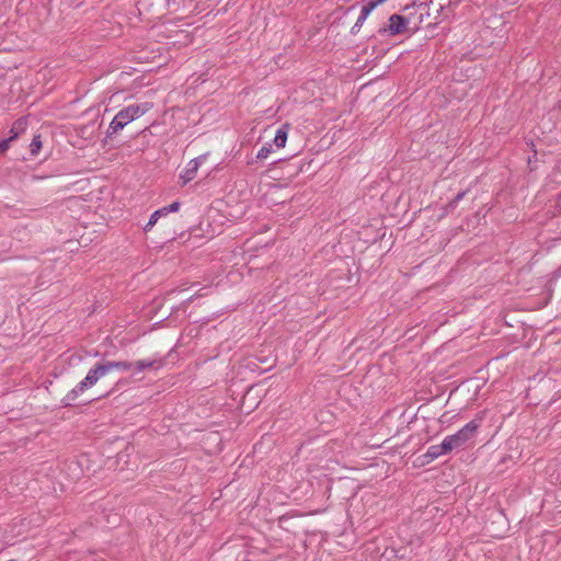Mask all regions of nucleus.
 I'll return each mask as SVG.
<instances>
[{
  "mask_svg": "<svg viewBox=\"0 0 561 561\" xmlns=\"http://www.w3.org/2000/svg\"><path fill=\"white\" fill-rule=\"evenodd\" d=\"M408 25V19L400 14H392L388 20V24L379 27L377 34L380 36H397L404 33Z\"/></svg>",
  "mask_w": 561,
  "mask_h": 561,
  "instance_id": "7ed1b4c3",
  "label": "nucleus"
},
{
  "mask_svg": "<svg viewBox=\"0 0 561 561\" xmlns=\"http://www.w3.org/2000/svg\"><path fill=\"white\" fill-rule=\"evenodd\" d=\"M463 197V193H459L456 197V201H460Z\"/></svg>",
  "mask_w": 561,
  "mask_h": 561,
  "instance_id": "a211bd4d",
  "label": "nucleus"
},
{
  "mask_svg": "<svg viewBox=\"0 0 561 561\" xmlns=\"http://www.w3.org/2000/svg\"><path fill=\"white\" fill-rule=\"evenodd\" d=\"M288 130H289V126L287 124L282 125L276 130V134H275L273 142H274V145L277 148H284L285 147L286 141H287V137H288Z\"/></svg>",
  "mask_w": 561,
  "mask_h": 561,
  "instance_id": "f8f14e48",
  "label": "nucleus"
},
{
  "mask_svg": "<svg viewBox=\"0 0 561 561\" xmlns=\"http://www.w3.org/2000/svg\"><path fill=\"white\" fill-rule=\"evenodd\" d=\"M388 0H365V5L374 11L377 7L383 4L385 2H387Z\"/></svg>",
  "mask_w": 561,
  "mask_h": 561,
  "instance_id": "dca6fc26",
  "label": "nucleus"
},
{
  "mask_svg": "<svg viewBox=\"0 0 561 561\" xmlns=\"http://www.w3.org/2000/svg\"><path fill=\"white\" fill-rule=\"evenodd\" d=\"M559 199L561 201V193L559 194Z\"/></svg>",
  "mask_w": 561,
  "mask_h": 561,
  "instance_id": "6ab92c4d",
  "label": "nucleus"
},
{
  "mask_svg": "<svg viewBox=\"0 0 561 561\" xmlns=\"http://www.w3.org/2000/svg\"><path fill=\"white\" fill-rule=\"evenodd\" d=\"M27 127V118L26 117H21L19 119H16L11 129H10V136L8 137L11 141H13L14 139H16L21 134H23L25 131Z\"/></svg>",
  "mask_w": 561,
  "mask_h": 561,
  "instance_id": "9d476101",
  "label": "nucleus"
},
{
  "mask_svg": "<svg viewBox=\"0 0 561 561\" xmlns=\"http://www.w3.org/2000/svg\"><path fill=\"white\" fill-rule=\"evenodd\" d=\"M11 140L9 138L0 141V154L9 149Z\"/></svg>",
  "mask_w": 561,
  "mask_h": 561,
  "instance_id": "f3484780",
  "label": "nucleus"
},
{
  "mask_svg": "<svg viewBox=\"0 0 561 561\" xmlns=\"http://www.w3.org/2000/svg\"><path fill=\"white\" fill-rule=\"evenodd\" d=\"M371 12V10H369L365 4H363L359 16L357 18L355 24L352 26V34H356L357 32H359L360 27L363 26V24L365 23V21L367 20Z\"/></svg>",
  "mask_w": 561,
  "mask_h": 561,
  "instance_id": "ddd939ff",
  "label": "nucleus"
},
{
  "mask_svg": "<svg viewBox=\"0 0 561 561\" xmlns=\"http://www.w3.org/2000/svg\"><path fill=\"white\" fill-rule=\"evenodd\" d=\"M179 208H180V203L179 202H173L169 206H165V207H162L160 209L154 210L151 214L147 225L144 227V230L145 231H149L157 224L159 218H163V216H165V215H168L170 213H175V211L179 210Z\"/></svg>",
  "mask_w": 561,
  "mask_h": 561,
  "instance_id": "423d86ee",
  "label": "nucleus"
},
{
  "mask_svg": "<svg viewBox=\"0 0 561 561\" xmlns=\"http://www.w3.org/2000/svg\"><path fill=\"white\" fill-rule=\"evenodd\" d=\"M273 151V146L271 144H265L263 145L257 153H256V159L257 160H265L268 158L270 153Z\"/></svg>",
  "mask_w": 561,
  "mask_h": 561,
  "instance_id": "4468645a",
  "label": "nucleus"
},
{
  "mask_svg": "<svg viewBox=\"0 0 561 561\" xmlns=\"http://www.w3.org/2000/svg\"><path fill=\"white\" fill-rule=\"evenodd\" d=\"M479 427L480 423L473 420L463 425L457 433L446 436L444 439L449 450L466 447L476 437Z\"/></svg>",
  "mask_w": 561,
  "mask_h": 561,
  "instance_id": "f03ea898",
  "label": "nucleus"
},
{
  "mask_svg": "<svg viewBox=\"0 0 561 561\" xmlns=\"http://www.w3.org/2000/svg\"><path fill=\"white\" fill-rule=\"evenodd\" d=\"M133 364H134L133 368H135V374H139L149 368H153V369L161 368L163 366V359L162 358L139 359Z\"/></svg>",
  "mask_w": 561,
  "mask_h": 561,
  "instance_id": "1a4fd4ad",
  "label": "nucleus"
},
{
  "mask_svg": "<svg viewBox=\"0 0 561 561\" xmlns=\"http://www.w3.org/2000/svg\"><path fill=\"white\" fill-rule=\"evenodd\" d=\"M448 453H450L448 445L446 444L445 439H443L440 444L430 446L424 454V457L426 458L427 462H430Z\"/></svg>",
  "mask_w": 561,
  "mask_h": 561,
  "instance_id": "6e6552de",
  "label": "nucleus"
},
{
  "mask_svg": "<svg viewBox=\"0 0 561 561\" xmlns=\"http://www.w3.org/2000/svg\"><path fill=\"white\" fill-rule=\"evenodd\" d=\"M30 147H31V152L33 154H36L38 152V150L42 147V140H41V136L39 135L34 136Z\"/></svg>",
  "mask_w": 561,
  "mask_h": 561,
  "instance_id": "2eb2a0df",
  "label": "nucleus"
},
{
  "mask_svg": "<svg viewBox=\"0 0 561 561\" xmlns=\"http://www.w3.org/2000/svg\"><path fill=\"white\" fill-rule=\"evenodd\" d=\"M108 374L113 370L128 371L133 368L134 364L127 360H104Z\"/></svg>",
  "mask_w": 561,
  "mask_h": 561,
  "instance_id": "9b49d317",
  "label": "nucleus"
},
{
  "mask_svg": "<svg viewBox=\"0 0 561 561\" xmlns=\"http://www.w3.org/2000/svg\"><path fill=\"white\" fill-rule=\"evenodd\" d=\"M108 374L104 360L96 363L87 376L61 399L62 407H72L75 401L88 389L92 388L101 378Z\"/></svg>",
  "mask_w": 561,
  "mask_h": 561,
  "instance_id": "f257e3e1",
  "label": "nucleus"
},
{
  "mask_svg": "<svg viewBox=\"0 0 561 561\" xmlns=\"http://www.w3.org/2000/svg\"><path fill=\"white\" fill-rule=\"evenodd\" d=\"M152 108V103L144 102L139 104H129L123 108L128 119L134 122L135 119L141 117L146 113H148Z\"/></svg>",
  "mask_w": 561,
  "mask_h": 561,
  "instance_id": "0eeeda50",
  "label": "nucleus"
},
{
  "mask_svg": "<svg viewBox=\"0 0 561 561\" xmlns=\"http://www.w3.org/2000/svg\"><path fill=\"white\" fill-rule=\"evenodd\" d=\"M206 160V154H201L194 159H191L185 165L184 170L180 174V180L182 181V185H186L191 182L197 173L198 168Z\"/></svg>",
  "mask_w": 561,
  "mask_h": 561,
  "instance_id": "20e7f679",
  "label": "nucleus"
},
{
  "mask_svg": "<svg viewBox=\"0 0 561 561\" xmlns=\"http://www.w3.org/2000/svg\"><path fill=\"white\" fill-rule=\"evenodd\" d=\"M129 123H131L130 119H128L127 115L123 111L117 112V114L114 116L112 122L108 125V128L106 130L105 140L112 139L114 135H116L119 130H122L125 126H127Z\"/></svg>",
  "mask_w": 561,
  "mask_h": 561,
  "instance_id": "39448f33",
  "label": "nucleus"
}]
</instances>
